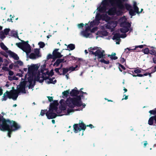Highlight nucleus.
Returning <instances> with one entry per match:
<instances>
[{
    "instance_id": "64",
    "label": "nucleus",
    "mask_w": 156,
    "mask_h": 156,
    "mask_svg": "<svg viewBox=\"0 0 156 156\" xmlns=\"http://www.w3.org/2000/svg\"><path fill=\"white\" fill-rule=\"evenodd\" d=\"M124 90L125 91V92H126L127 91V89L126 88L124 89Z\"/></svg>"
},
{
    "instance_id": "19",
    "label": "nucleus",
    "mask_w": 156,
    "mask_h": 156,
    "mask_svg": "<svg viewBox=\"0 0 156 156\" xmlns=\"http://www.w3.org/2000/svg\"><path fill=\"white\" fill-rule=\"evenodd\" d=\"M69 94H70V90H69L63 92L62 93V97L63 98H67Z\"/></svg>"
},
{
    "instance_id": "58",
    "label": "nucleus",
    "mask_w": 156,
    "mask_h": 156,
    "mask_svg": "<svg viewBox=\"0 0 156 156\" xmlns=\"http://www.w3.org/2000/svg\"><path fill=\"white\" fill-rule=\"evenodd\" d=\"M156 71V69H155V67L154 68V69H153V72H152L151 73V74L153 73H154Z\"/></svg>"
},
{
    "instance_id": "1",
    "label": "nucleus",
    "mask_w": 156,
    "mask_h": 156,
    "mask_svg": "<svg viewBox=\"0 0 156 156\" xmlns=\"http://www.w3.org/2000/svg\"><path fill=\"white\" fill-rule=\"evenodd\" d=\"M43 64L41 66L40 72L37 71L40 64H31L28 66V71L25 76L24 81L26 83L27 87L29 88H32L35 85V81H37L42 83L45 80L46 83L48 84H55L56 80L55 78H50L53 75V70H51L49 72L46 68V62L43 61Z\"/></svg>"
},
{
    "instance_id": "32",
    "label": "nucleus",
    "mask_w": 156,
    "mask_h": 156,
    "mask_svg": "<svg viewBox=\"0 0 156 156\" xmlns=\"http://www.w3.org/2000/svg\"><path fill=\"white\" fill-rule=\"evenodd\" d=\"M115 54L114 53L113 55L110 56V58L111 59L115 60L117 59V58L115 56Z\"/></svg>"
},
{
    "instance_id": "38",
    "label": "nucleus",
    "mask_w": 156,
    "mask_h": 156,
    "mask_svg": "<svg viewBox=\"0 0 156 156\" xmlns=\"http://www.w3.org/2000/svg\"><path fill=\"white\" fill-rule=\"evenodd\" d=\"M45 112H46L45 110H41V111L40 115L42 116H43L44 115V114Z\"/></svg>"
},
{
    "instance_id": "23",
    "label": "nucleus",
    "mask_w": 156,
    "mask_h": 156,
    "mask_svg": "<svg viewBox=\"0 0 156 156\" xmlns=\"http://www.w3.org/2000/svg\"><path fill=\"white\" fill-rule=\"evenodd\" d=\"M67 48H68V50H72L75 48V46L74 44H70L68 45Z\"/></svg>"
},
{
    "instance_id": "18",
    "label": "nucleus",
    "mask_w": 156,
    "mask_h": 156,
    "mask_svg": "<svg viewBox=\"0 0 156 156\" xmlns=\"http://www.w3.org/2000/svg\"><path fill=\"white\" fill-rule=\"evenodd\" d=\"M80 67V66L78 65L75 66V67L71 66L69 68V70L70 71V72L72 71L77 70Z\"/></svg>"
},
{
    "instance_id": "50",
    "label": "nucleus",
    "mask_w": 156,
    "mask_h": 156,
    "mask_svg": "<svg viewBox=\"0 0 156 156\" xmlns=\"http://www.w3.org/2000/svg\"><path fill=\"white\" fill-rule=\"evenodd\" d=\"M125 98L122 99V100L123 99L127 100L128 98V96H126V95H124Z\"/></svg>"
},
{
    "instance_id": "47",
    "label": "nucleus",
    "mask_w": 156,
    "mask_h": 156,
    "mask_svg": "<svg viewBox=\"0 0 156 156\" xmlns=\"http://www.w3.org/2000/svg\"><path fill=\"white\" fill-rule=\"evenodd\" d=\"M153 61L154 63H156V54L155 57L153 58Z\"/></svg>"
},
{
    "instance_id": "5",
    "label": "nucleus",
    "mask_w": 156,
    "mask_h": 156,
    "mask_svg": "<svg viewBox=\"0 0 156 156\" xmlns=\"http://www.w3.org/2000/svg\"><path fill=\"white\" fill-rule=\"evenodd\" d=\"M79 94H81L83 95L84 94H87L86 93L83 92L82 91H79L76 87L72 90L71 91H70V96L75 97L73 98H69L67 99L66 101L63 100L67 108L73 109V108L76 106L80 107L81 108L80 110H82L85 107L86 104L82 102L80 95H78Z\"/></svg>"
},
{
    "instance_id": "61",
    "label": "nucleus",
    "mask_w": 156,
    "mask_h": 156,
    "mask_svg": "<svg viewBox=\"0 0 156 156\" xmlns=\"http://www.w3.org/2000/svg\"><path fill=\"white\" fill-rule=\"evenodd\" d=\"M66 77L67 79H68L69 78L68 75H66Z\"/></svg>"
},
{
    "instance_id": "60",
    "label": "nucleus",
    "mask_w": 156,
    "mask_h": 156,
    "mask_svg": "<svg viewBox=\"0 0 156 156\" xmlns=\"http://www.w3.org/2000/svg\"><path fill=\"white\" fill-rule=\"evenodd\" d=\"M3 62L2 58L0 57V62Z\"/></svg>"
},
{
    "instance_id": "15",
    "label": "nucleus",
    "mask_w": 156,
    "mask_h": 156,
    "mask_svg": "<svg viewBox=\"0 0 156 156\" xmlns=\"http://www.w3.org/2000/svg\"><path fill=\"white\" fill-rule=\"evenodd\" d=\"M154 120L155 121V122H156V116L155 115L154 116H152L151 117L148 121V124L150 125H152L154 122Z\"/></svg>"
},
{
    "instance_id": "8",
    "label": "nucleus",
    "mask_w": 156,
    "mask_h": 156,
    "mask_svg": "<svg viewBox=\"0 0 156 156\" xmlns=\"http://www.w3.org/2000/svg\"><path fill=\"white\" fill-rule=\"evenodd\" d=\"M27 86L26 83L24 81L21 83L17 87L18 90H12L10 92L7 91L5 93L2 98V101H6L8 98H12L14 100H16L18 97L19 93L21 92L25 93V86Z\"/></svg>"
},
{
    "instance_id": "28",
    "label": "nucleus",
    "mask_w": 156,
    "mask_h": 156,
    "mask_svg": "<svg viewBox=\"0 0 156 156\" xmlns=\"http://www.w3.org/2000/svg\"><path fill=\"white\" fill-rule=\"evenodd\" d=\"M38 44L40 48H42L45 46V44L44 42H40L38 43Z\"/></svg>"
},
{
    "instance_id": "7",
    "label": "nucleus",
    "mask_w": 156,
    "mask_h": 156,
    "mask_svg": "<svg viewBox=\"0 0 156 156\" xmlns=\"http://www.w3.org/2000/svg\"><path fill=\"white\" fill-rule=\"evenodd\" d=\"M88 51L89 54L93 55L95 57L94 59H98V61L105 64H108L109 62L108 60H105L104 57L105 55V51L100 47H90L88 48Z\"/></svg>"
},
{
    "instance_id": "44",
    "label": "nucleus",
    "mask_w": 156,
    "mask_h": 156,
    "mask_svg": "<svg viewBox=\"0 0 156 156\" xmlns=\"http://www.w3.org/2000/svg\"><path fill=\"white\" fill-rule=\"evenodd\" d=\"M13 66H14V64L12 63L9 66V68L10 69H12Z\"/></svg>"
},
{
    "instance_id": "37",
    "label": "nucleus",
    "mask_w": 156,
    "mask_h": 156,
    "mask_svg": "<svg viewBox=\"0 0 156 156\" xmlns=\"http://www.w3.org/2000/svg\"><path fill=\"white\" fill-rule=\"evenodd\" d=\"M134 48H127L125 49V51H126L127 52H128V51L132 50H135V49H133Z\"/></svg>"
},
{
    "instance_id": "57",
    "label": "nucleus",
    "mask_w": 156,
    "mask_h": 156,
    "mask_svg": "<svg viewBox=\"0 0 156 156\" xmlns=\"http://www.w3.org/2000/svg\"><path fill=\"white\" fill-rule=\"evenodd\" d=\"M156 71V69H155V67L154 68V69H153V72H152L151 73V74L153 73H154Z\"/></svg>"
},
{
    "instance_id": "46",
    "label": "nucleus",
    "mask_w": 156,
    "mask_h": 156,
    "mask_svg": "<svg viewBox=\"0 0 156 156\" xmlns=\"http://www.w3.org/2000/svg\"><path fill=\"white\" fill-rule=\"evenodd\" d=\"M48 99L49 101H52V100L53 98H52V97H48Z\"/></svg>"
},
{
    "instance_id": "12",
    "label": "nucleus",
    "mask_w": 156,
    "mask_h": 156,
    "mask_svg": "<svg viewBox=\"0 0 156 156\" xmlns=\"http://www.w3.org/2000/svg\"><path fill=\"white\" fill-rule=\"evenodd\" d=\"M86 126L83 123L77 124L73 126V130L75 133H77L81 130L84 131Z\"/></svg>"
},
{
    "instance_id": "48",
    "label": "nucleus",
    "mask_w": 156,
    "mask_h": 156,
    "mask_svg": "<svg viewBox=\"0 0 156 156\" xmlns=\"http://www.w3.org/2000/svg\"><path fill=\"white\" fill-rule=\"evenodd\" d=\"M87 126H89L90 127V128L92 129L93 128H94V126L92 124H90L89 125H87Z\"/></svg>"
},
{
    "instance_id": "11",
    "label": "nucleus",
    "mask_w": 156,
    "mask_h": 156,
    "mask_svg": "<svg viewBox=\"0 0 156 156\" xmlns=\"http://www.w3.org/2000/svg\"><path fill=\"white\" fill-rule=\"evenodd\" d=\"M104 30H103L101 31H98L97 32L96 34V39H98V38L99 37H103L107 36H108V37L107 38L108 39H110L111 38V36H109L108 33L107 31Z\"/></svg>"
},
{
    "instance_id": "51",
    "label": "nucleus",
    "mask_w": 156,
    "mask_h": 156,
    "mask_svg": "<svg viewBox=\"0 0 156 156\" xmlns=\"http://www.w3.org/2000/svg\"><path fill=\"white\" fill-rule=\"evenodd\" d=\"M8 78L9 80H13V76H9Z\"/></svg>"
},
{
    "instance_id": "54",
    "label": "nucleus",
    "mask_w": 156,
    "mask_h": 156,
    "mask_svg": "<svg viewBox=\"0 0 156 156\" xmlns=\"http://www.w3.org/2000/svg\"><path fill=\"white\" fill-rule=\"evenodd\" d=\"M4 62L6 63L5 66H7L8 65V64H9L8 61L7 60H6Z\"/></svg>"
},
{
    "instance_id": "53",
    "label": "nucleus",
    "mask_w": 156,
    "mask_h": 156,
    "mask_svg": "<svg viewBox=\"0 0 156 156\" xmlns=\"http://www.w3.org/2000/svg\"><path fill=\"white\" fill-rule=\"evenodd\" d=\"M59 69H60L59 68H56L55 70L56 72L58 73H59Z\"/></svg>"
},
{
    "instance_id": "20",
    "label": "nucleus",
    "mask_w": 156,
    "mask_h": 156,
    "mask_svg": "<svg viewBox=\"0 0 156 156\" xmlns=\"http://www.w3.org/2000/svg\"><path fill=\"white\" fill-rule=\"evenodd\" d=\"M17 33L18 32L17 31L13 30L11 31L10 35L12 36L16 37H17L18 36Z\"/></svg>"
},
{
    "instance_id": "14",
    "label": "nucleus",
    "mask_w": 156,
    "mask_h": 156,
    "mask_svg": "<svg viewBox=\"0 0 156 156\" xmlns=\"http://www.w3.org/2000/svg\"><path fill=\"white\" fill-rule=\"evenodd\" d=\"M58 49H56L55 50L53 51V55L55 57L60 58L62 56L60 53L58 51Z\"/></svg>"
},
{
    "instance_id": "9",
    "label": "nucleus",
    "mask_w": 156,
    "mask_h": 156,
    "mask_svg": "<svg viewBox=\"0 0 156 156\" xmlns=\"http://www.w3.org/2000/svg\"><path fill=\"white\" fill-rule=\"evenodd\" d=\"M16 45L24 51L25 52L27 55L31 51L30 47L28 44V42H24L22 41L21 43H16Z\"/></svg>"
},
{
    "instance_id": "27",
    "label": "nucleus",
    "mask_w": 156,
    "mask_h": 156,
    "mask_svg": "<svg viewBox=\"0 0 156 156\" xmlns=\"http://www.w3.org/2000/svg\"><path fill=\"white\" fill-rule=\"evenodd\" d=\"M118 64L119 65V68L120 71L121 72L122 71V70L121 69L125 70V68L122 65L120 64V63H118Z\"/></svg>"
},
{
    "instance_id": "41",
    "label": "nucleus",
    "mask_w": 156,
    "mask_h": 156,
    "mask_svg": "<svg viewBox=\"0 0 156 156\" xmlns=\"http://www.w3.org/2000/svg\"><path fill=\"white\" fill-rule=\"evenodd\" d=\"M13 72L11 71H9V76H12L13 74Z\"/></svg>"
},
{
    "instance_id": "59",
    "label": "nucleus",
    "mask_w": 156,
    "mask_h": 156,
    "mask_svg": "<svg viewBox=\"0 0 156 156\" xmlns=\"http://www.w3.org/2000/svg\"><path fill=\"white\" fill-rule=\"evenodd\" d=\"M105 99L106 100H107L108 101H109V102H112V100H108V99H107L106 98H105Z\"/></svg>"
},
{
    "instance_id": "34",
    "label": "nucleus",
    "mask_w": 156,
    "mask_h": 156,
    "mask_svg": "<svg viewBox=\"0 0 156 156\" xmlns=\"http://www.w3.org/2000/svg\"><path fill=\"white\" fill-rule=\"evenodd\" d=\"M149 112L151 114L154 115H156V108L154 110H150L149 111Z\"/></svg>"
},
{
    "instance_id": "42",
    "label": "nucleus",
    "mask_w": 156,
    "mask_h": 156,
    "mask_svg": "<svg viewBox=\"0 0 156 156\" xmlns=\"http://www.w3.org/2000/svg\"><path fill=\"white\" fill-rule=\"evenodd\" d=\"M148 143H147V141H144V147H146L147 145V144Z\"/></svg>"
},
{
    "instance_id": "29",
    "label": "nucleus",
    "mask_w": 156,
    "mask_h": 156,
    "mask_svg": "<svg viewBox=\"0 0 156 156\" xmlns=\"http://www.w3.org/2000/svg\"><path fill=\"white\" fill-rule=\"evenodd\" d=\"M145 45H138L134 47H133V48H134L133 49H136L137 48H143L144 46H145Z\"/></svg>"
},
{
    "instance_id": "55",
    "label": "nucleus",
    "mask_w": 156,
    "mask_h": 156,
    "mask_svg": "<svg viewBox=\"0 0 156 156\" xmlns=\"http://www.w3.org/2000/svg\"><path fill=\"white\" fill-rule=\"evenodd\" d=\"M52 57V55H49L47 56V58L49 59L51 58Z\"/></svg>"
},
{
    "instance_id": "26",
    "label": "nucleus",
    "mask_w": 156,
    "mask_h": 156,
    "mask_svg": "<svg viewBox=\"0 0 156 156\" xmlns=\"http://www.w3.org/2000/svg\"><path fill=\"white\" fill-rule=\"evenodd\" d=\"M69 71V72H70V71L69 70V68H63V73H62V74L63 75H65L66 74V73H67Z\"/></svg>"
},
{
    "instance_id": "36",
    "label": "nucleus",
    "mask_w": 156,
    "mask_h": 156,
    "mask_svg": "<svg viewBox=\"0 0 156 156\" xmlns=\"http://www.w3.org/2000/svg\"><path fill=\"white\" fill-rule=\"evenodd\" d=\"M84 24L83 23H81L79 24H78L77 25V26L79 28H81L83 27V26Z\"/></svg>"
},
{
    "instance_id": "2",
    "label": "nucleus",
    "mask_w": 156,
    "mask_h": 156,
    "mask_svg": "<svg viewBox=\"0 0 156 156\" xmlns=\"http://www.w3.org/2000/svg\"><path fill=\"white\" fill-rule=\"evenodd\" d=\"M128 0H103L100 4H99L97 8L100 12L105 15L108 14L110 16H119L122 15L125 7L129 11V14L131 16L141 13L143 10L141 9L140 12L136 4L133 5V8L128 4L124 5L123 3L127 2Z\"/></svg>"
},
{
    "instance_id": "63",
    "label": "nucleus",
    "mask_w": 156,
    "mask_h": 156,
    "mask_svg": "<svg viewBox=\"0 0 156 156\" xmlns=\"http://www.w3.org/2000/svg\"><path fill=\"white\" fill-rule=\"evenodd\" d=\"M23 70L25 72H26L27 71V68H24L23 69Z\"/></svg>"
},
{
    "instance_id": "25",
    "label": "nucleus",
    "mask_w": 156,
    "mask_h": 156,
    "mask_svg": "<svg viewBox=\"0 0 156 156\" xmlns=\"http://www.w3.org/2000/svg\"><path fill=\"white\" fill-rule=\"evenodd\" d=\"M0 46L1 48L4 50L7 51L8 50L7 48L4 45L3 43L0 44Z\"/></svg>"
},
{
    "instance_id": "22",
    "label": "nucleus",
    "mask_w": 156,
    "mask_h": 156,
    "mask_svg": "<svg viewBox=\"0 0 156 156\" xmlns=\"http://www.w3.org/2000/svg\"><path fill=\"white\" fill-rule=\"evenodd\" d=\"M63 61V59H58L54 64V65L58 66L60 63Z\"/></svg>"
},
{
    "instance_id": "49",
    "label": "nucleus",
    "mask_w": 156,
    "mask_h": 156,
    "mask_svg": "<svg viewBox=\"0 0 156 156\" xmlns=\"http://www.w3.org/2000/svg\"><path fill=\"white\" fill-rule=\"evenodd\" d=\"M13 80H17L18 79V78L15 76H13Z\"/></svg>"
},
{
    "instance_id": "3",
    "label": "nucleus",
    "mask_w": 156,
    "mask_h": 156,
    "mask_svg": "<svg viewBox=\"0 0 156 156\" xmlns=\"http://www.w3.org/2000/svg\"><path fill=\"white\" fill-rule=\"evenodd\" d=\"M59 103L60 105L58 109L57 108V106L58 105L57 101L54 102V103L51 105L49 110L46 113L48 119H54L57 116L69 115L74 112L73 109L67 107L63 99H61Z\"/></svg>"
},
{
    "instance_id": "6",
    "label": "nucleus",
    "mask_w": 156,
    "mask_h": 156,
    "mask_svg": "<svg viewBox=\"0 0 156 156\" xmlns=\"http://www.w3.org/2000/svg\"><path fill=\"white\" fill-rule=\"evenodd\" d=\"M118 23L122 28L120 29V31L124 34H121L119 33L114 34L112 39L113 40L119 41L120 37L125 38L126 35L125 33L127 32L130 27V25L127 21V18L125 16L121 17L118 21Z\"/></svg>"
},
{
    "instance_id": "33",
    "label": "nucleus",
    "mask_w": 156,
    "mask_h": 156,
    "mask_svg": "<svg viewBox=\"0 0 156 156\" xmlns=\"http://www.w3.org/2000/svg\"><path fill=\"white\" fill-rule=\"evenodd\" d=\"M98 28L97 27H95L93 28L91 30L90 29V33H94L95 31L98 30Z\"/></svg>"
},
{
    "instance_id": "30",
    "label": "nucleus",
    "mask_w": 156,
    "mask_h": 156,
    "mask_svg": "<svg viewBox=\"0 0 156 156\" xmlns=\"http://www.w3.org/2000/svg\"><path fill=\"white\" fill-rule=\"evenodd\" d=\"M37 57V56L33 53H31L30 55V58L32 59H35Z\"/></svg>"
},
{
    "instance_id": "21",
    "label": "nucleus",
    "mask_w": 156,
    "mask_h": 156,
    "mask_svg": "<svg viewBox=\"0 0 156 156\" xmlns=\"http://www.w3.org/2000/svg\"><path fill=\"white\" fill-rule=\"evenodd\" d=\"M151 49L150 50L149 53L152 55H156L155 48L153 47H150Z\"/></svg>"
},
{
    "instance_id": "56",
    "label": "nucleus",
    "mask_w": 156,
    "mask_h": 156,
    "mask_svg": "<svg viewBox=\"0 0 156 156\" xmlns=\"http://www.w3.org/2000/svg\"><path fill=\"white\" fill-rule=\"evenodd\" d=\"M16 76H19L20 77H22V74H20V73H17L16 74Z\"/></svg>"
},
{
    "instance_id": "4",
    "label": "nucleus",
    "mask_w": 156,
    "mask_h": 156,
    "mask_svg": "<svg viewBox=\"0 0 156 156\" xmlns=\"http://www.w3.org/2000/svg\"><path fill=\"white\" fill-rule=\"evenodd\" d=\"M96 14L95 19L94 20L91 21L89 24H86V29L85 30L82 31L80 33V35L86 38H90L91 37V33L90 32V29L94 26L97 25L99 24L100 20H102L107 22L109 21L110 18L108 15L100 12L99 10H98V8L94 11Z\"/></svg>"
},
{
    "instance_id": "62",
    "label": "nucleus",
    "mask_w": 156,
    "mask_h": 156,
    "mask_svg": "<svg viewBox=\"0 0 156 156\" xmlns=\"http://www.w3.org/2000/svg\"><path fill=\"white\" fill-rule=\"evenodd\" d=\"M51 121H52V123L53 124L55 123V120H53V119Z\"/></svg>"
},
{
    "instance_id": "45",
    "label": "nucleus",
    "mask_w": 156,
    "mask_h": 156,
    "mask_svg": "<svg viewBox=\"0 0 156 156\" xmlns=\"http://www.w3.org/2000/svg\"><path fill=\"white\" fill-rule=\"evenodd\" d=\"M125 61V60L124 58H121L120 59V62L122 63H123Z\"/></svg>"
},
{
    "instance_id": "16",
    "label": "nucleus",
    "mask_w": 156,
    "mask_h": 156,
    "mask_svg": "<svg viewBox=\"0 0 156 156\" xmlns=\"http://www.w3.org/2000/svg\"><path fill=\"white\" fill-rule=\"evenodd\" d=\"M8 52L10 56L12 57L14 59L17 60L19 59V57L15 53L10 51H9Z\"/></svg>"
},
{
    "instance_id": "17",
    "label": "nucleus",
    "mask_w": 156,
    "mask_h": 156,
    "mask_svg": "<svg viewBox=\"0 0 156 156\" xmlns=\"http://www.w3.org/2000/svg\"><path fill=\"white\" fill-rule=\"evenodd\" d=\"M23 64V62L20 61H18L15 62L14 63V67L15 68H19L20 66H22Z\"/></svg>"
},
{
    "instance_id": "39",
    "label": "nucleus",
    "mask_w": 156,
    "mask_h": 156,
    "mask_svg": "<svg viewBox=\"0 0 156 156\" xmlns=\"http://www.w3.org/2000/svg\"><path fill=\"white\" fill-rule=\"evenodd\" d=\"M5 37V36L4 35V34H3L2 33H1L0 34V38L3 40V39H4Z\"/></svg>"
},
{
    "instance_id": "31",
    "label": "nucleus",
    "mask_w": 156,
    "mask_h": 156,
    "mask_svg": "<svg viewBox=\"0 0 156 156\" xmlns=\"http://www.w3.org/2000/svg\"><path fill=\"white\" fill-rule=\"evenodd\" d=\"M150 50L148 48H146L143 50V52L145 54H148L149 53Z\"/></svg>"
},
{
    "instance_id": "52",
    "label": "nucleus",
    "mask_w": 156,
    "mask_h": 156,
    "mask_svg": "<svg viewBox=\"0 0 156 156\" xmlns=\"http://www.w3.org/2000/svg\"><path fill=\"white\" fill-rule=\"evenodd\" d=\"M2 94V88L0 87V96Z\"/></svg>"
},
{
    "instance_id": "24",
    "label": "nucleus",
    "mask_w": 156,
    "mask_h": 156,
    "mask_svg": "<svg viewBox=\"0 0 156 156\" xmlns=\"http://www.w3.org/2000/svg\"><path fill=\"white\" fill-rule=\"evenodd\" d=\"M40 49H35L34 50V52L35 54V55L37 56V57H39L40 56V55H39L40 54Z\"/></svg>"
},
{
    "instance_id": "13",
    "label": "nucleus",
    "mask_w": 156,
    "mask_h": 156,
    "mask_svg": "<svg viewBox=\"0 0 156 156\" xmlns=\"http://www.w3.org/2000/svg\"><path fill=\"white\" fill-rule=\"evenodd\" d=\"M130 73H129L132 75L133 77H142L143 75L142 74H139L141 72V70L139 69H135L132 71H130Z\"/></svg>"
},
{
    "instance_id": "43",
    "label": "nucleus",
    "mask_w": 156,
    "mask_h": 156,
    "mask_svg": "<svg viewBox=\"0 0 156 156\" xmlns=\"http://www.w3.org/2000/svg\"><path fill=\"white\" fill-rule=\"evenodd\" d=\"M2 69L4 70H5V71H7L8 70V67H6V66H3L2 68Z\"/></svg>"
},
{
    "instance_id": "10",
    "label": "nucleus",
    "mask_w": 156,
    "mask_h": 156,
    "mask_svg": "<svg viewBox=\"0 0 156 156\" xmlns=\"http://www.w3.org/2000/svg\"><path fill=\"white\" fill-rule=\"evenodd\" d=\"M117 24V22L116 21H113L109 23L104 25H101L100 26V29L101 30L108 29L110 30L111 31H113L115 28Z\"/></svg>"
},
{
    "instance_id": "35",
    "label": "nucleus",
    "mask_w": 156,
    "mask_h": 156,
    "mask_svg": "<svg viewBox=\"0 0 156 156\" xmlns=\"http://www.w3.org/2000/svg\"><path fill=\"white\" fill-rule=\"evenodd\" d=\"M10 30L9 29H5L4 30V32L5 34L6 35H8Z\"/></svg>"
},
{
    "instance_id": "40",
    "label": "nucleus",
    "mask_w": 156,
    "mask_h": 156,
    "mask_svg": "<svg viewBox=\"0 0 156 156\" xmlns=\"http://www.w3.org/2000/svg\"><path fill=\"white\" fill-rule=\"evenodd\" d=\"M151 73H145L143 75V76H147L148 75H149L150 77H151Z\"/></svg>"
}]
</instances>
